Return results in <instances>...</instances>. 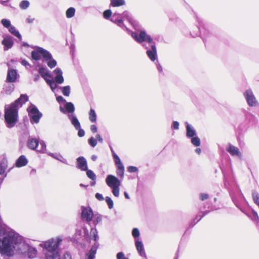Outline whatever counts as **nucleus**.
I'll return each mask as SVG.
<instances>
[{
    "instance_id": "f257e3e1",
    "label": "nucleus",
    "mask_w": 259,
    "mask_h": 259,
    "mask_svg": "<svg viewBox=\"0 0 259 259\" xmlns=\"http://www.w3.org/2000/svg\"><path fill=\"white\" fill-rule=\"evenodd\" d=\"M62 241L60 236L52 238L47 241L42 242L40 245L44 249L45 258L60 253L59 247Z\"/></svg>"
},
{
    "instance_id": "f03ea898",
    "label": "nucleus",
    "mask_w": 259,
    "mask_h": 259,
    "mask_svg": "<svg viewBox=\"0 0 259 259\" xmlns=\"http://www.w3.org/2000/svg\"><path fill=\"white\" fill-rule=\"evenodd\" d=\"M18 109L17 106H15L14 104L5 106V120L8 127H13L17 122L18 118Z\"/></svg>"
},
{
    "instance_id": "7ed1b4c3",
    "label": "nucleus",
    "mask_w": 259,
    "mask_h": 259,
    "mask_svg": "<svg viewBox=\"0 0 259 259\" xmlns=\"http://www.w3.org/2000/svg\"><path fill=\"white\" fill-rule=\"evenodd\" d=\"M106 183L108 186L112 189V192L114 196L118 197L119 195L120 181L115 176L109 175L106 178Z\"/></svg>"
},
{
    "instance_id": "20e7f679",
    "label": "nucleus",
    "mask_w": 259,
    "mask_h": 259,
    "mask_svg": "<svg viewBox=\"0 0 259 259\" xmlns=\"http://www.w3.org/2000/svg\"><path fill=\"white\" fill-rule=\"evenodd\" d=\"M132 37L138 43L147 42L149 45L154 42L151 36L147 34L144 30H138V32H128Z\"/></svg>"
},
{
    "instance_id": "39448f33",
    "label": "nucleus",
    "mask_w": 259,
    "mask_h": 259,
    "mask_svg": "<svg viewBox=\"0 0 259 259\" xmlns=\"http://www.w3.org/2000/svg\"><path fill=\"white\" fill-rule=\"evenodd\" d=\"M42 57L45 60H48L51 57V54L46 50L39 47H36L35 50L31 52L32 59L38 61Z\"/></svg>"
},
{
    "instance_id": "423d86ee",
    "label": "nucleus",
    "mask_w": 259,
    "mask_h": 259,
    "mask_svg": "<svg viewBox=\"0 0 259 259\" xmlns=\"http://www.w3.org/2000/svg\"><path fill=\"white\" fill-rule=\"evenodd\" d=\"M28 147L38 152H44L46 150V145L43 141L39 142L36 138H30L27 142Z\"/></svg>"
},
{
    "instance_id": "0eeeda50",
    "label": "nucleus",
    "mask_w": 259,
    "mask_h": 259,
    "mask_svg": "<svg viewBox=\"0 0 259 259\" xmlns=\"http://www.w3.org/2000/svg\"><path fill=\"white\" fill-rule=\"evenodd\" d=\"M27 111L31 122L38 123L42 116V114L38 111L36 107L31 105L27 108Z\"/></svg>"
},
{
    "instance_id": "6e6552de",
    "label": "nucleus",
    "mask_w": 259,
    "mask_h": 259,
    "mask_svg": "<svg viewBox=\"0 0 259 259\" xmlns=\"http://www.w3.org/2000/svg\"><path fill=\"white\" fill-rule=\"evenodd\" d=\"M244 96L249 106H256L257 105V102L251 90H247L244 93Z\"/></svg>"
},
{
    "instance_id": "1a4fd4ad",
    "label": "nucleus",
    "mask_w": 259,
    "mask_h": 259,
    "mask_svg": "<svg viewBox=\"0 0 259 259\" xmlns=\"http://www.w3.org/2000/svg\"><path fill=\"white\" fill-rule=\"evenodd\" d=\"M81 218L87 222H90L93 218V212L89 207H82L81 208Z\"/></svg>"
},
{
    "instance_id": "9d476101",
    "label": "nucleus",
    "mask_w": 259,
    "mask_h": 259,
    "mask_svg": "<svg viewBox=\"0 0 259 259\" xmlns=\"http://www.w3.org/2000/svg\"><path fill=\"white\" fill-rule=\"evenodd\" d=\"M111 21L116 24L119 27L124 28L127 32H130V30L124 26L122 17L119 14L116 13H114L111 17Z\"/></svg>"
},
{
    "instance_id": "9b49d317",
    "label": "nucleus",
    "mask_w": 259,
    "mask_h": 259,
    "mask_svg": "<svg viewBox=\"0 0 259 259\" xmlns=\"http://www.w3.org/2000/svg\"><path fill=\"white\" fill-rule=\"evenodd\" d=\"M149 45L151 47V49H148L146 51V54L150 59L153 61L157 58L156 48L154 42Z\"/></svg>"
},
{
    "instance_id": "f8f14e48",
    "label": "nucleus",
    "mask_w": 259,
    "mask_h": 259,
    "mask_svg": "<svg viewBox=\"0 0 259 259\" xmlns=\"http://www.w3.org/2000/svg\"><path fill=\"white\" fill-rule=\"evenodd\" d=\"M226 150L233 156H237L239 158L242 157V154L237 147L229 144L226 148Z\"/></svg>"
},
{
    "instance_id": "ddd939ff",
    "label": "nucleus",
    "mask_w": 259,
    "mask_h": 259,
    "mask_svg": "<svg viewBox=\"0 0 259 259\" xmlns=\"http://www.w3.org/2000/svg\"><path fill=\"white\" fill-rule=\"evenodd\" d=\"M135 242L136 249L140 255L143 257H146V254L142 241L140 239H136Z\"/></svg>"
},
{
    "instance_id": "4468645a",
    "label": "nucleus",
    "mask_w": 259,
    "mask_h": 259,
    "mask_svg": "<svg viewBox=\"0 0 259 259\" xmlns=\"http://www.w3.org/2000/svg\"><path fill=\"white\" fill-rule=\"evenodd\" d=\"M55 74V81L56 83L61 84L64 82V78L63 76V72L59 68H57L54 71Z\"/></svg>"
},
{
    "instance_id": "2eb2a0df",
    "label": "nucleus",
    "mask_w": 259,
    "mask_h": 259,
    "mask_svg": "<svg viewBox=\"0 0 259 259\" xmlns=\"http://www.w3.org/2000/svg\"><path fill=\"white\" fill-rule=\"evenodd\" d=\"M77 167L82 171L87 170V161L83 157H79L77 158Z\"/></svg>"
},
{
    "instance_id": "dca6fc26",
    "label": "nucleus",
    "mask_w": 259,
    "mask_h": 259,
    "mask_svg": "<svg viewBox=\"0 0 259 259\" xmlns=\"http://www.w3.org/2000/svg\"><path fill=\"white\" fill-rule=\"evenodd\" d=\"M2 44L4 46L5 50H8L11 48L13 45L12 37L10 36H6L2 41Z\"/></svg>"
},
{
    "instance_id": "f3484780",
    "label": "nucleus",
    "mask_w": 259,
    "mask_h": 259,
    "mask_svg": "<svg viewBox=\"0 0 259 259\" xmlns=\"http://www.w3.org/2000/svg\"><path fill=\"white\" fill-rule=\"evenodd\" d=\"M17 77V72L15 69H9L8 71L7 79L9 82H14Z\"/></svg>"
},
{
    "instance_id": "a211bd4d",
    "label": "nucleus",
    "mask_w": 259,
    "mask_h": 259,
    "mask_svg": "<svg viewBox=\"0 0 259 259\" xmlns=\"http://www.w3.org/2000/svg\"><path fill=\"white\" fill-rule=\"evenodd\" d=\"M28 100V97L26 95H21L19 98L15 101L12 104H14L15 106H17L18 108L19 107L26 103Z\"/></svg>"
},
{
    "instance_id": "6ab92c4d",
    "label": "nucleus",
    "mask_w": 259,
    "mask_h": 259,
    "mask_svg": "<svg viewBox=\"0 0 259 259\" xmlns=\"http://www.w3.org/2000/svg\"><path fill=\"white\" fill-rule=\"evenodd\" d=\"M46 259H72L71 255L68 253L65 252L63 255H61L60 252L50 256Z\"/></svg>"
},
{
    "instance_id": "aec40b11",
    "label": "nucleus",
    "mask_w": 259,
    "mask_h": 259,
    "mask_svg": "<svg viewBox=\"0 0 259 259\" xmlns=\"http://www.w3.org/2000/svg\"><path fill=\"white\" fill-rule=\"evenodd\" d=\"M68 118L70 120L72 124L74 126L75 129L79 128V127H80V123L74 114H72L69 115Z\"/></svg>"
},
{
    "instance_id": "412c9836",
    "label": "nucleus",
    "mask_w": 259,
    "mask_h": 259,
    "mask_svg": "<svg viewBox=\"0 0 259 259\" xmlns=\"http://www.w3.org/2000/svg\"><path fill=\"white\" fill-rule=\"evenodd\" d=\"M98 248V245L95 244L92 246L89 252L86 254V259H94L96 251Z\"/></svg>"
},
{
    "instance_id": "4be33fe9",
    "label": "nucleus",
    "mask_w": 259,
    "mask_h": 259,
    "mask_svg": "<svg viewBox=\"0 0 259 259\" xmlns=\"http://www.w3.org/2000/svg\"><path fill=\"white\" fill-rule=\"evenodd\" d=\"M187 137H193L196 135V131L191 125L186 123Z\"/></svg>"
},
{
    "instance_id": "5701e85b",
    "label": "nucleus",
    "mask_w": 259,
    "mask_h": 259,
    "mask_svg": "<svg viewBox=\"0 0 259 259\" xmlns=\"http://www.w3.org/2000/svg\"><path fill=\"white\" fill-rule=\"evenodd\" d=\"M28 163V160L24 155H21L17 160L16 165L17 167H22L26 165Z\"/></svg>"
},
{
    "instance_id": "b1692460",
    "label": "nucleus",
    "mask_w": 259,
    "mask_h": 259,
    "mask_svg": "<svg viewBox=\"0 0 259 259\" xmlns=\"http://www.w3.org/2000/svg\"><path fill=\"white\" fill-rule=\"evenodd\" d=\"M26 253H27L29 258H33L37 254V250L35 248L29 246V249Z\"/></svg>"
},
{
    "instance_id": "393cba45",
    "label": "nucleus",
    "mask_w": 259,
    "mask_h": 259,
    "mask_svg": "<svg viewBox=\"0 0 259 259\" xmlns=\"http://www.w3.org/2000/svg\"><path fill=\"white\" fill-rule=\"evenodd\" d=\"M9 31L11 33L18 37L20 40H22L21 35L19 32V31L16 30V28L14 26L11 25L9 28Z\"/></svg>"
},
{
    "instance_id": "a878e982",
    "label": "nucleus",
    "mask_w": 259,
    "mask_h": 259,
    "mask_svg": "<svg viewBox=\"0 0 259 259\" xmlns=\"http://www.w3.org/2000/svg\"><path fill=\"white\" fill-rule=\"evenodd\" d=\"M38 72L42 77L48 76L49 78H51V75L47 68L41 67L39 69Z\"/></svg>"
},
{
    "instance_id": "bb28decb",
    "label": "nucleus",
    "mask_w": 259,
    "mask_h": 259,
    "mask_svg": "<svg viewBox=\"0 0 259 259\" xmlns=\"http://www.w3.org/2000/svg\"><path fill=\"white\" fill-rule=\"evenodd\" d=\"M49 155L51 157L61 161L62 162L66 164L67 163V160L66 159L63 157L62 155L60 154H55L54 153H49Z\"/></svg>"
},
{
    "instance_id": "cd10ccee",
    "label": "nucleus",
    "mask_w": 259,
    "mask_h": 259,
    "mask_svg": "<svg viewBox=\"0 0 259 259\" xmlns=\"http://www.w3.org/2000/svg\"><path fill=\"white\" fill-rule=\"evenodd\" d=\"M89 119L92 122H95L97 119V115L95 110L91 109L89 112Z\"/></svg>"
},
{
    "instance_id": "c85d7f7f",
    "label": "nucleus",
    "mask_w": 259,
    "mask_h": 259,
    "mask_svg": "<svg viewBox=\"0 0 259 259\" xmlns=\"http://www.w3.org/2000/svg\"><path fill=\"white\" fill-rule=\"evenodd\" d=\"M75 12V10L73 7H70L66 12V16L68 18H72L74 16Z\"/></svg>"
},
{
    "instance_id": "c756f323",
    "label": "nucleus",
    "mask_w": 259,
    "mask_h": 259,
    "mask_svg": "<svg viewBox=\"0 0 259 259\" xmlns=\"http://www.w3.org/2000/svg\"><path fill=\"white\" fill-rule=\"evenodd\" d=\"M124 0H111V5L113 7H119L124 5Z\"/></svg>"
},
{
    "instance_id": "7c9ffc66",
    "label": "nucleus",
    "mask_w": 259,
    "mask_h": 259,
    "mask_svg": "<svg viewBox=\"0 0 259 259\" xmlns=\"http://www.w3.org/2000/svg\"><path fill=\"white\" fill-rule=\"evenodd\" d=\"M124 167L123 165H120L117 166L116 173L118 176L120 177L121 178H123L124 176Z\"/></svg>"
},
{
    "instance_id": "2f4dec72",
    "label": "nucleus",
    "mask_w": 259,
    "mask_h": 259,
    "mask_svg": "<svg viewBox=\"0 0 259 259\" xmlns=\"http://www.w3.org/2000/svg\"><path fill=\"white\" fill-rule=\"evenodd\" d=\"M65 107L69 113H73L74 111V105L71 102L66 103Z\"/></svg>"
},
{
    "instance_id": "473e14b6",
    "label": "nucleus",
    "mask_w": 259,
    "mask_h": 259,
    "mask_svg": "<svg viewBox=\"0 0 259 259\" xmlns=\"http://www.w3.org/2000/svg\"><path fill=\"white\" fill-rule=\"evenodd\" d=\"M47 61V65L48 67H50V68H53L57 65L56 61L52 58V56L51 58L49 59Z\"/></svg>"
},
{
    "instance_id": "72a5a7b5",
    "label": "nucleus",
    "mask_w": 259,
    "mask_h": 259,
    "mask_svg": "<svg viewBox=\"0 0 259 259\" xmlns=\"http://www.w3.org/2000/svg\"><path fill=\"white\" fill-rule=\"evenodd\" d=\"M85 171H87V176L89 179H90L92 180H96V176L92 170L88 169L87 168V170H86Z\"/></svg>"
},
{
    "instance_id": "f704fd0d",
    "label": "nucleus",
    "mask_w": 259,
    "mask_h": 259,
    "mask_svg": "<svg viewBox=\"0 0 259 259\" xmlns=\"http://www.w3.org/2000/svg\"><path fill=\"white\" fill-rule=\"evenodd\" d=\"M7 164L5 160H3L0 163V174L3 175L7 168Z\"/></svg>"
},
{
    "instance_id": "c9c22d12",
    "label": "nucleus",
    "mask_w": 259,
    "mask_h": 259,
    "mask_svg": "<svg viewBox=\"0 0 259 259\" xmlns=\"http://www.w3.org/2000/svg\"><path fill=\"white\" fill-rule=\"evenodd\" d=\"M191 143L195 146H199L200 144V139L198 137H193L191 139Z\"/></svg>"
},
{
    "instance_id": "e433bc0d",
    "label": "nucleus",
    "mask_w": 259,
    "mask_h": 259,
    "mask_svg": "<svg viewBox=\"0 0 259 259\" xmlns=\"http://www.w3.org/2000/svg\"><path fill=\"white\" fill-rule=\"evenodd\" d=\"M62 92L64 96H69L70 93V86L67 85L63 87L62 88Z\"/></svg>"
},
{
    "instance_id": "4c0bfd02",
    "label": "nucleus",
    "mask_w": 259,
    "mask_h": 259,
    "mask_svg": "<svg viewBox=\"0 0 259 259\" xmlns=\"http://www.w3.org/2000/svg\"><path fill=\"white\" fill-rule=\"evenodd\" d=\"M252 197H253V201L254 202V203L259 206V195H258V194L255 191H253Z\"/></svg>"
},
{
    "instance_id": "58836bf2",
    "label": "nucleus",
    "mask_w": 259,
    "mask_h": 259,
    "mask_svg": "<svg viewBox=\"0 0 259 259\" xmlns=\"http://www.w3.org/2000/svg\"><path fill=\"white\" fill-rule=\"evenodd\" d=\"M113 158L114 159L115 163L117 166H120V165H123L119 157L115 153H113Z\"/></svg>"
},
{
    "instance_id": "ea45409f",
    "label": "nucleus",
    "mask_w": 259,
    "mask_h": 259,
    "mask_svg": "<svg viewBox=\"0 0 259 259\" xmlns=\"http://www.w3.org/2000/svg\"><path fill=\"white\" fill-rule=\"evenodd\" d=\"M1 23L5 27L7 28H9L11 26V21L7 19H3Z\"/></svg>"
},
{
    "instance_id": "a19ab883",
    "label": "nucleus",
    "mask_w": 259,
    "mask_h": 259,
    "mask_svg": "<svg viewBox=\"0 0 259 259\" xmlns=\"http://www.w3.org/2000/svg\"><path fill=\"white\" fill-rule=\"evenodd\" d=\"M106 202L110 209H112L113 207V202L112 200L109 197L107 196L105 198Z\"/></svg>"
},
{
    "instance_id": "79ce46f5",
    "label": "nucleus",
    "mask_w": 259,
    "mask_h": 259,
    "mask_svg": "<svg viewBox=\"0 0 259 259\" xmlns=\"http://www.w3.org/2000/svg\"><path fill=\"white\" fill-rule=\"evenodd\" d=\"M55 81H54L53 80L52 81H48V84L50 85L52 91L54 92V90L57 88V85Z\"/></svg>"
},
{
    "instance_id": "37998d69",
    "label": "nucleus",
    "mask_w": 259,
    "mask_h": 259,
    "mask_svg": "<svg viewBox=\"0 0 259 259\" xmlns=\"http://www.w3.org/2000/svg\"><path fill=\"white\" fill-rule=\"evenodd\" d=\"M132 235L136 239H139L140 231L138 228H134L132 230Z\"/></svg>"
},
{
    "instance_id": "c03bdc74",
    "label": "nucleus",
    "mask_w": 259,
    "mask_h": 259,
    "mask_svg": "<svg viewBox=\"0 0 259 259\" xmlns=\"http://www.w3.org/2000/svg\"><path fill=\"white\" fill-rule=\"evenodd\" d=\"M91 235H93L94 240L97 241L98 239V232L96 228H92L91 230Z\"/></svg>"
},
{
    "instance_id": "a18cd8bd",
    "label": "nucleus",
    "mask_w": 259,
    "mask_h": 259,
    "mask_svg": "<svg viewBox=\"0 0 259 259\" xmlns=\"http://www.w3.org/2000/svg\"><path fill=\"white\" fill-rule=\"evenodd\" d=\"M29 5V3L27 1H23L20 4V6L22 9H26L28 7Z\"/></svg>"
},
{
    "instance_id": "49530a36",
    "label": "nucleus",
    "mask_w": 259,
    "mask_h": 259,
    "mask_svg": "<svg viewBox=\"0 0 259 259\" xmlns=\"http://www.w3.org/2000/svg\"><path fill=\"white\" fill-rule=\"evenodd\" d=\"M89 143L91 146L94 147L96 146L97 144V140L95 139L94 137H91L89 140Z\"/></svg>"
},
{
    "instance_id": "de8ad7c7",
    "label": "nucleus",
    "mask_w": 259,
    "mask_h": 259,
    "mask_svg": "<svg viewBox=\"0 0 259 259\" xmlns=\"http://www.w3.org/2000/svg\"><path fill=\"white\" fill-rule=\"evenodd\" d=\"M14 90V86L13 85H10L6 87L5 92L7 94H11Z\"/></svg>"
},
{
    "instance_id": "09e8293b",
    "label": "nucleus",
    "mask_w": 259,
    "mask_h": 259,
    "mask_svg": "<svg viewBox=\"0 0 259 259\" xmlns=\"http://www.w3.org/2000/svg\"><path fill=\"white\" fill-rule=\"evenodd\" d=\"M111 15H112V12H111V10H106L105 11H104V12L103 13L104 17L105 19H108L111 16Z\"/></svg>"
},
{
    "instance_id": "8fccbe9b",
    "label": "nucleus",
    "mask_w": 259,
    "mask_h": 259,
    "mask_svg": "<svg viewBox=\"0 0 259 259\" xmlns=\"http://www.w3.org/2000/svg\"><path fill=\"white\" fill-rule=\"evenodd\" d=\"M117 259H128L122 252H118L116 255Z\"/></svg>"
},
{
    "instance_id": "3c124183",
    "label": "nucleus",
    "mask_w": 259,
    "mask_h": 259,
    "mask_svg": "<svg viewBox=\"0 0 259 259\" xmlns=\"http://www.w3.org/2000/svg\"><path fill=\"white\" fill-rule=\"evenodd\" d=\"M76 130H78L77 135L79 137H82L84 136L85 133L83 130L81 128V127L79 128H76Z\"/></svg>"
},
{
    "instance_id": "603ef678",
    "label": "nucleus",
    "mask_w": 259,
    "mask_h": 259,
    "mask_svg": "<svg viewBox=\"0 0 259 259\" xmlns=\"http://www.w3.org/2000/svg\"><path fill=\"white\" fill-rule=\"evenodd\" d=\"M127 170L130 172H135L138 171V168L136 166H130L128 167Z\"/></svg>"
},
{
    "instance_id": "864d4df0",
    "label": "nucleus",
    "mask_w": 259,
    "mask_h": 259,
    "mask_svg": "<svg viewBox=\"0 0 259 259\" xmlns=\"http://www.w3.org/2000/svg\"><path fill=\"white\" fill-rule=\"evenodd\" d=\"M102 220V218L100 216H95L94 218V220H93V221H94V223L95 224V225H97L99 222H100Z\"/></svg>"
},
{
    "instance_id": "5fc2aeb1",
    "label": "nucleus",
    "mask_w": 259,
    "mask_h": 259,
    "mask_svg": "<svg viewBox=\"0 0 259 259\" xmlns=\"http://www.w3.org/2000/svg\"><path fill=\"white\" fill-rule=\"evenodd\" d=\"M122 17H125L126 19L131 23H132V19L130 17L127 12H124L122 14Z\"/></svg>"
},
{
    "instance_id": "6e6d98bb",
    "label": "nucleus",
    "mask_w": 259,
    "mask_h": 259,
    "mask_svg": "<svg viewBox=\"0 0 259 259\" xmlns=\"http://www.w3.org/2000/svg\"><path fill=\"white\" fill-rule=\"evenodd\" d=\"M208 198V195L205 193H201L200 194V199L204 201Z\"/></svg>"
},
{
    "instance_id": "4d7b16f0",
    "label": "nucleus",
    "mask_w": 259,
    "mask_h": 259,
    "mask_svg": "<svg viewBox=\"0 0 259 259\" xmlns=\"http://www.w3.org/2000/svg\"><path fill=\"white\" fill-rule=\"evenodd\" d=\"M95 197L97 199H98L99 201H102L104 200V197L103 195L99 193H97L95 194Z\"/></svg>"
},
{
    "instance_id": "13d9d810",
    "label": "nucleus",
    "mask_w": 259,
    "mask_h": 259,
    "mask_svg": "<svg viewBox=\"0 0 259 259\" xmlns=\"http://www.w3.org/2000/svg\"><path fill=\"white\" fill-rule=\"evenodd\" d=\"M171 127L174 130H178L179 128V123L178 121H174Z\"/></svg>"
},
{
    "instance_id": "bf43d9fd",
    "label": "nucleus",
    "mask_w": 259,
    "mask_h": 259,
    "mask_svg": "<svg viewBox=\"0 0 259 259\" xmlns=\"http://www.w3.org/2000/svg\"><path fill=\"white\" fill-rule=\"evenodd\" d=\"M21 64L24 66L25 67H30V64L28 63V61H27L26 60H22L21 61Z\"/></svg>"
},
{
    "instance_id": "052dcab7",
    "label": "nucleus",
    "mask_w": 259,
    "mask_h": 259,
    "mask_svg": "<svg viewBox=\"0 0 259 259\" xmlns=\"http://www.w3.org/2000/svg\"><path fill=\"white\" fill-rule=\"evenodd\" d=\"M57 101L59 103L65 102V100L62 96H58L57 97Z\"/></svg>"
},
{
    "instance_id": "680f3d73",
    "label": "nucleus",
    "mask_w": 259,
    "mask_h": 259,
    "mask_svg": "<svg viewBox=\"0 0 259 259\" xmlns=\"http://www.w3.org/2000/svg\"><path fill=\"white\" fill-rule=\"evenodd\" d=\"M252 215H253V219L254 221H257L258 220V215H257V213L255 211H254V210L252 211Z\"/></svg>"
},
{
    "instance_id": "e2e57ef3",
    "label": "nucleus",
    "mask_w": 259,
    "mask_h": 259,
    "mask_svg": "<svg viewBox=\"0 0 259 259\" xmlns=\"http://www.w3.org/2000/svg\"><path fill=\"white\" fill-rule=\"evenodd\" d=\"M91 130L93 133H96L97 132V126L93 124L91 126Z\"/></svg>"
},
{
    "instance_id": "0e129e2a",
    "label": "nucleus",
    "mask_w": 259,
    "mask_h": 259,
    "mask_svg": "<svg viewBox=\"0 0 259 259\" xmlns=\"http://www.w3.org/2000/svg\"><path fill=\"white\" fill-rule=\"evenodd\" d=\"M96 138L97 139L99 142L102 143L103 142V139L101 137V136L99 134H97L96 136Z\"/></svg>"
},
{
    "instance_id": "69168bd1",
    "label": "nucleus",
    "mask_w": 259,
    "mask_h": 259,
    "mask_svg": "<svg viewBox=\"0 0 259 259\" xmlns=\"http://www.w3.org/2000/svg\"><path fill=\"white\" fill-rule=\"evenodd\" d=\"M27 22L29 23H32L33 21L34 20V18L28 17L27 18Z\"/></svg>"
},
{
    "instance_id": "338daca9",
    "label": "nucleus",
    "mask_w": 259,
    "mask_h": 259,
    "mask_svg": "<svg viewBox=\"0 0 259 259\" xmlns=\"http://www.w3.org/2000/svg\"><path fill=\"white\" fill-rule=\"evenodd\" d=\"M157 69L159 71V72H162V67L161 66V65L159 64L157 65Z\"/></svg>"
},
{
    "instance_id": "774afa93",
    "label": "nucleus",
    "mask_w": 259,
    "mask_h": 259,
    "mask_svg": "<svg viewBox=\"0 0 259 259\" xmlns=\"http://www.w3.org/2000/svg\"><path fill=\"white\" fill-rule=\"evenodd\" d=\"M0 3L3 5L7 6L8 1H0Z\"/></svg>"
}]
</instances>
